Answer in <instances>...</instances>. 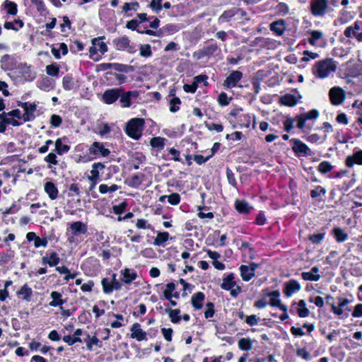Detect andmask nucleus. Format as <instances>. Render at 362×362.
<instances>
[{"instance_id": "nucleus-1", "label": "nucleus", "mask_w": 362, "mask_h": 362, "mask_svg": "<svg viewBox=\"0 0 362 362\" xmlns=\"http://www.w3.org/2000/svg\"><path fill=\"white\" fill-rule=\"evenodd\" d=\"M337 69V64L332 59H326L317 62L313 68V74L319 78H327Z\"/></svg>"}, {"instance_id": "nucleus-2", "label": "nucleus", "mask_w": 362, "mask_h": 362, "mask_svg": "<svg viewBox=\"0 0 362 362\" xmlns=\"http://www.w3.org/2000/svg\"><path fill=\"white\" fill-rule=\"evenodd\" d=\"M87 226L82 221H78L71 223L66 229L67 240L72 243L75 242L76 238L87 233Z\"/></svg>"}, {"instance_id": "nucleus-3", "label": "nucleus", "mask_w": 362, "mask_h": 362, "mask_svg": "<svg viewBox=\"0 0 362 362\" xmlns=\"http://www.w3.org/2000/svg\"><path fill=\"white\" fill-rule=\"evenodd\" d=\"M144 121L143 119H132L127 124L126 128L127 134L134 139H138L141 136Z\"/></svg>"}, {"instance_id": "nucleus-4", "label": "nucleus", "mask_w": 362, "mask_h": 362, "mask_svg": "<svg viewBox=\"0 0 362 362\" xmlns=\"http://www.w3.org/2000/svg\"><path fill=\"white\" fill-rule=\"evenodd\" d=\"M221 288L224 290L230 291L232 296L236 297L241 291V288L235 281V275L231 273L223 279Z\"/></svg>"}, {"instance_id": "nucleus-5", "label": "nucleus", "mask_w": 362, "mask_h": 362, "mask_svg": "<svg viewBox=\"0 0 362 362\" xmlns=\"http://www.w3.org/2000/svg\"><path fill=\"white\" fill-rule=\"evenodd\" d=\"M114 45L117 50L126 51L130 54H134L136 52V45L132 43L129 39L125 36L115 39Z\"/></svg>"}, {"instance_id": "nucleus-6", "label": "nucleus", "mask_w": 362, "mask_h": 362, "mask_svg": "<svg viewBox=\"0 0 362 362\" xmlns=\"http://www.w3.org/2000/svg\"><path fill=\"white\" fill-rule=\"evenodd\" d=\"M329 7L327 0H313L310 2V11L315 16H322L325 14Z\"/></svg>"}, {"instance_id": "nucleus-7", "label": "nucleus", "mask_w": 362, "mask_h": 362, "mask_svg": "<svg viewBox=\"0 0 362 362\" xmlns=\"http://www.w3.org/2000/svg\"><path fill=\"white\" fill-rule=\"evenodd\" d=\"M344 34L348 38L354 37L358 42H362V31L361 24L358 22H355L353 25L348 26Z\"/></svg>"}, {"instance_id": "nucleus-8", "label": "nucleus", "mask_w": 362, "mask_h": 362, "mask_svg": "<svg viewBox=\"0 0 362 362\" xmlns=\"http://www.w3.org/2000/svg\"><path fill=\"white\" fill-rule=\"evenodd\" d=\"M329 98L333 105H339L345 99V92L339 87H333L329 90Z\"/></svg>"}, {"instance_id": "nucleus-9", "label": "nucleus", "mask_w": 362, "mask_h": 362, "mask_svg": "<svg viewBox=\"0 0 362 362\" xmlns=\"http://www.w3.org/2000/svg\"><path fill=\"white\" fill-rule=\"evenodd\" d=\"M257 265L256 264H251L250 265H242L240 267V276L243 281H250L255 275V271Z\"/></svg>"}, {"instance_id": "nucleus-10", "label": "nucleus", "mask_w": 362, "mask_h": 362, "mask_svg": "<svg viewBox=\"0 0 362 362\" xmlns=\"http://www.w3.org/2000/svg\"><path fill=\"white\" fill-rule=\"evenodd\" d=\"M270 298L269 304L272 306L277 307L282 311H286L287 307L282 304L280 300V292L279 291H274L267 295Z\"/></svg>"}, {"instance_id": "nucleus-11", "label": "nucleus", "mask_w": 362, "mask_h": 362, "mask_svg": "<svg viewBox=\"0 0 362 362\" xmlns=\"http://www.w3.org/2000/svg\"><path fill=\"white\" fill-rule=\"evenodd\" d=\"M110 153V151L109 149L105 148L102 144H100L98 141L93 142L90 148V153L97 156L105 157L107 156Z\"/></svg>"}, {"instance_id": "nucleus-12", "label": "nucleus", "mask_w": 362, "mask_h": 362, "mask_svg": "<svg viewBox=\"0 0 362 362\" xmlns=\"http://www.w3.org/2000/svg\"><path fill=\"white\" fill-rule=\"evenodd\" d=\"M131 332V337L132 339H136L139 341L147 340L146 332L141 328L139 323H134L132 325Z\"/></svg>"}, {"instance_id": "nucleus-13", "label": "nucleus", "mask_w": 362, "mask_h": 362, "mask_svg": "<svg viewBox=\"0 0 362 362\" xmlns=\"http://www.w3.org/2000/svg\"><path fill=\"white\" fill-rule=\"evenodd\" d=\"M301 286L296 280H290L285 284L284 293L287 297H291L294 293L300 291Z\"/></svg>"}, {"instance_id": "nucleus-14", "label": "nucleus", "mask_w": 362, "mask_h": 362, "mask_svg": "<svg viewBox=\"0 0 362 362\" xmlns=\"http://www.w3.org/2000/svg\"><path fill=\"white\" fill-rule=\"evenodd\" d=\"M242 73L239 71H233L225 80L224 86L226 88H233L236 86L238 82L242 78Z\"/></svg>"}, {"instance_id": "nucleus-15", "label": "nucleus", "mask_w": 362, "mask_h": 362, "mask_svg": "<svg viewBox=\"0 0 362 362\" xmlns=\"http://www.w3.org/2000/svg\"><path fill=\"white\" fill-rule=\"evenodd\" d=\"M44 191L51 200H55L59 196V190L55 184L47 181L44 184Z\"/></svg>"}, {"instance_id": "nucleus-16", "label": "nucleus", "mask_w": 362, "mask_h": 362, "mask_svg": "<svg viewBox=\"0 0 362 362\" xmlns=\"http://www.w3.org/2000/svg\"><path fill=\"white\" fill-rule=\"evenodd\" d=\"M293 144L292 146L293 151L298 156H305L309 150L308 146L298 139H293L291 141Z\"/></svg>"}, {"instance_id": "nucleus-17", "label": "nucleus", "mask_w": 362, "mask_h": 362, "mask_svg": "<svg viewBox=\"0 0 362 362\" xmlns=\"http://www.w3.org/2000/svg\"><path fill=\"white\" fill-rule=\"evenodd\" d=\"M119 89H110L106 90L103 95V99L107 104H112L115 102L120 95Z\"/></svg>"}, {"instance_id": "nucleus-18", "label": "nucleus", "mask_w": 362, "mask_h": 362, "mask_svg": "<svg viewBox=\"0 0 362 362\" xmlns=\"http://www.w3.org/2000/svg\"><path fill=\"white\" fill-rule=\"evenodd\" d=\"M122 281L126 284H130L137 277V274L134 270L126 268L120 271Z\"/></svg>"}, {"instance_id": "nucleus-19", "label": "nucleus", "mask_w": 362, "mask_h": 362, "mask_svg": "<svg viewBox=\"0 0 362 362\" xmlns=\"http://www.w3.org/2000/svg\"><path fill=\"white\" fill-rule=\"evenodd\" d=\"M320 269L317 267H313L310 271L302 272L301 276L305 281H317L320 279L318 274Z\"/></svg>"}, {"instance_id": "nucleus-20", "label": "nucleus", "mask_w": 362, "mask_h": 362, "mask_svg": "<svg viewBox=\"0 0 362 362\" xmlns=\"http://www.w3.org/2000/svg\"><path fill=\"white\" fill-rule=\"evenodd\" d=\"M83 334V331L81 329L78 328L76 329V331L74 333L73 336L71 335H65L63 337V341L66 343H67L69 346L73 345L76 342L81 343L82 340L80 338V336H81Z\"/></svg>"}, {"instance_id": "nucleus-21", "label": "nucleus", "mask_w": 362, "mask_h": 362, "mask_svg": "<svg viewBox=\"0 0 362 362\" xmlns=\"http://www.w3.org/2000/svg\"><path fill=\"white\" fill-rule=\"evenodd\" d=\"M16 295L21 297L23 300L29 302L31 300L33 296V290L25 284L16 292Z\"/></svg>"}, {"instance_id": "nucleus-22", "label": "nucleus", "mask_w": 362, "mask_h": 362, "mask_svg": "<svg viewBox=\"0 0 362 362\" xmlns=\"http://www.w3.org/2000/svg\"><path fill=\"white\" fill-rule=\"evenodd\" d=\"M105 168V165L101 163H95L92 165V170H90V175L88 176V179L90 181H98L100 179V170Z\"/></svg>"}, {"instance_id": "nucleus-23", "label": "nucleus", "mask_w": 362, "mask_h": 362, "mask_svg": "<svg viewBox=\"0 0 362 362\" xmlns=\"http://www.w3.org/2000/svg\"><path fill=\"white\" fill-rule=\"evenodd\" d=\"M235 206L236 210L243 214H248L252 207L249 205V204L244 199H237L235 202Z\"/></svg>"}, {"instance_id": "nucleus-24", "label": "nucleus", "mask_w": 362, "mask_h": 362, "mask_svg": "<svg viewBox=\"0 0 362 362\" xmlns=\"http://www.w3.org/2000/svg\"><path fill=\"white\" fill-rule=\"evenodd\" d=\"M346 163L349 167H352L354 164L362 165V151H358L352 156H348Z\"/></svg>"}, {"instance_id": "nucleus-25", "label": "nucleus", "mask_w": 362, "mask_h": 362, "mask_svg": "<svg viewBox=\"0 0 362 362\" xmlns=\"http://www.w3.org/2000/svg\"><path fill=\"white\" fill-rule=\"evenodd\" d=\"M170 239V234L168 232H158L154 239L153 245L156 246L165 247L166 242Z\"/></svg>"}, {"instance_id": "nucleus-26", "label": "nucleus", "mask_w": 362, "mask_h": 362, "mask_svg": "<svg viewBox=\"0 0 362 362\" xmlns=\"http://www.w3.org/2000/svg\"><path fill=\"white\" fill-rule=\"evenodd\" d=\"M114 280L110 279L109 278H104L101 281V284L103 286V291L106 294H110L113 292L114 290H116L114 286Z\"/></svg>"}, {"instance_id": "nucleus-27", "label": "nucleus", "mask_w": 362, "mask_h": 362, "mask_svg": "<svg viewBox=\"0 0 362 362\" xmlns=\"http://www.w3.org/2000/svg\"><path fill=\"white\" fill-rule=\"evenodd\" d=\"M332 233L338 243H343L348 240V234L339 227L334 228L332 230Z\"/></svg>"}, {"instance_id": "nucleus-28", "label": "nucleus", "mask_w": 362, "mask_h": 362, "mask_svg": "<svg viewBox=\"0 0 362 362\" xmlns=\"http://www.w3.org/2000/svg\"><path fill=\"white\" fill-rule=\"evenodd\" d=\"M204 300V294L202 292H198V293H194L192 296L191 301H192V305L194 307V308L200 309L202 307V303H203Z\"/></svg>"}, {"instance_id": "nucleus-29", "label": "nucleus", "mask_w": 362, "mask_h": 362, "mask_svg": "<svg viewBox=\"0 0 362 362\" xmlns=\"http://www.w3.org/2000/svg\"><path fill=\"white\" fill-rule=\"evenodd\" d=\"M51 298L52 300L49 303L52 307L61 306L64 304V301L62 299V295L57 291H52L51 293Z\"/></svg>"}, {"instance_id": "nucleus-30", "label": "nucleus", "mask_w": 362, "mask_h": 362, "mask_svg": "<svg viewBox=\"0 0 362 362\" xmlns=\"http://www.w3.org/2000/svg\"><path fill=\"white\" fill-rule=\"evenodd\" d=\"M70 150L69 146L62 143V139L59 138L55 141V151L59 156L67 153Z\"/></svg>"}, {"instance_id": "nucleus-31", "label": "nucleus", "mask_w": 362, "mask_h": 362, "mask_svg": "<svg viewBox=\"0 0 362 362\" xmlns=\"http://www.w3.org/2000/svg\"><path fill=\"white\" fill-rule=\"evenodd\" d=\"M297 313L300 317H306L309 315L310 311L306 307V303L304 300H300L298 303Z\"/></svg>"}, {"instance_id": "nucleus-32", "label": "nucleus", "mask_w": 362, "mask_h": 362, "mask_svg": "<svg viewBox=\"0 0 362 362\" xmlns=\"http://www.w3.org/2000/svg\"><path fill=\"white\" fill-rule=\"evenodd\" d=\"M36 107L37 105L35 103L29 104L28 110L25 111L23 115V118L25 122H28L34 119V112L36 110Z\"/></svg>"}, {"instance_id": "nucleus-33", "label": "nucleus", "mask_w": 362, "mask_h": 362, "mask_svg": "<svg viewBox=\"0 0 362 362\" xmlns=\"http://www.w3.org/2000/svg\"><path fill=\"white\" fill-rule=\"evenodd\" d=\"M138 96V93L136 91L128 92L127 93L123 95L120 98V103L124 107H127L130 106V99L131 97L136 98Z\"/></svg>"}, {"instance_id": "nucleus-34", "label": "nucleus", "mask_w": 362, "mask_h": 362, "mask_svg": "<svg viewBox=\"0 0 362 362\" xmlns=\"http://www.w3.org/2000/svg\"><path fill=\"white\" fill-rule=\"evenodd\" d=\"M271 30L277 35H281L284 31V24L283 21H275L270 25Z\"/></svg>"}, {"instance_id": "nucleus-35", "label": "nucleus", "mask_w": 362, "mask_h": 362, "mask_svg": "<svg viewBox=\"0 0 362 362\" xmlns=\"http://www.w3.org/2000/svg\"><path fill=\"white\" fill-rule=\"evenodd\" d=\"M92 45L97 47L98 51L100 53L104 54L107 51V46L106 44L101 40V38H93L92 40Z\"/></svg>"}, {"instance_id": "nucleus-36", "label": "nucleus", "mask_w": 362, "mask_h": 362, "mask_svg": "<svg viewBox=\"0 0 362 362\" xmlns=\"http://www.w3.org/2000/svg\"><path fill=\"white\" fill-rule=\"evenodd\" d=\"M281 102L285 105L293 106L297 103L298 100L296 96L287 94L281 98Z\"/></svg>"}, {"instance_id": "nucleus-37", "label": "nucleus", "mask_w": 362, "mask_h": 362, "mask_svg": "<svg viewBox=\"0 0 362 362\" xmlns=\"http://www.w3.org/2000/svg\"><path fill=\"white\" fill-rule=\"evenodd\" d=\"M238 347L242 350H250L252 348V342L249 338H242L238 341Z\"/></svg>"}, {"instance_id": "nucleus-38", "label": "nucleus", "mask_w": 362, "mask_h": 362, "mask_svg": "<svg viewBox=\"0 0 362 362\" xmlns=\"http://www.w3.org/2000/svg\"><path fill=\"white\" fill-rule=\"evenodd\" d=\"M310 36L308 39V42L310 45L315 46L317 44V40L322 38L323 34L319 30H313L310 33Z\"/></svg>"}, {"instance_id": "nucleus-39", "label": "nucleus", "mask_w": 362, "mask_h": 362, "mask_svg": "<svg viewBox=\"0 0 362 362\" xmlns=\"http://www.w3.org/2000/svg\"><path fill=\"white\" fill-rule=\"evenodd\" d=\"M4 6L8 13L13 16L17 14L18 8L16 3L6 0L4 2Z\"/></svg>"}, {"instance_id": "nucleus-40", "label": "nucleus", "mask_w": 362, "mask_h": 362, "mask_svg": "<svg viewBox=\"0 0 362 362\" xmlns=\"http://www.w3.org/2000/svg\"><path fill=\"white\" fill-rule=\"evenodd\" d=\"M99 192L101 194H105L107 192H113L119 189V187L115 184L112 185L111 186L108 187L107 185L102 184L99 186Z\"/></svg>"}, {"instance_id": "nucleus-41", "label": "nucleus", "mask_w": 362, "mask_h": 362, "mask_svg": "<svg viewBox=\"0 0 362 362\" xmlns=\"http://www.w3.org/2000/svg\"><path fill=\"white\" fill-rule=\"evenodd\" d=\"M85 342L86 344L87 349L90 351L93 349V346L94 345H98L100 341L96 337V336L90 337L89 334L87 335V337L85 339Z\"/></svg>"}, {"instance_id": "nucleus-42", "label": "nucleus", "mask_w": 362, "mask_h": 362, "mask_svg": "<svg viewBox=\"0 0 362 362\" xmlns=\"http://www.w3.org/2000/svg\"><path fill=\"white\" fill-rule=\"evenodd\" d=\"M165 139L160 136L153 137L151 139L150 144L153 148H162L164 146Z\"/></svg>"}, {"instance_id": "nucleus-43", "label": "nucleus", "mask_w": 362, "mask_h": 362, "mask_svg": "<svg viewBox=\"0 0 362 362\" xmlns=\"http://www.w3.org/2000/svg\"><path fill=\"white\" fill-rule=\"evenodd\" d=\"M175 289V285L173 283H169L166 285V288L163 292L164 296L166 299L170 300L173 296V292Z\"/></svg>"}, {"instance_id": "nucleus-44", "label": "nucleus", "mask_w": 362, "mask_h": 362, "mask_svg": "<svg viewBox=\"0 0 362 362\" xmlns=\"http://www.w3.org/2000/svg\"><path fill=\"white\" fill-rule=\"evenodd\" d=\"M136 227L138 229H152V226L148 222L147 220L144 218H139L136 222Z\"/></svg>"}, {"instance_id": "nucleus-45", "label": "nucleus", "mask_w": 362, "mask_h": 362, "mask_svg": "<svg viewBox=\"0 0 362 362\" xmlns=\"http://www.w3.org/2000/svg\"><path fill=\"white\" fill-rule=\"evenodd\" d=\"M140 55L144 57H149L152 54L151 48L149 45H140Z\"/></svg>"}, {"instance_id": "nucleus-46", "label": "nucleus", "mask_w": 362, "mask_h": 362, "mask_svg": "<svg viewBox=\"0 0 362 362\" xmlns=\"http://www.w3.org/2000/svg\"><path fill=\"white\" fill-rule=\"evenodd\" d=\"M180 100L178 98H173L170 100V111L176 112L180 109Z\"/></svg>"}, {"instance_id": "nucleus-47", "label": "nucleus", "mask_w": 362, "mask_h": 362, "mask_svg": "<svg viewBox=\"0 0 362 362\" xmlns=\"http://www.w3.org/2000/svg\"><path fill=\"white\" fill-rule=\"evenodd\" d=\"M110 132V128L109 125L106 123H102L98 125V133L101 136H104L109 134Z\"/></svg>"}, {"instance_id": "nucleus-48", "label": "nucleus", "mask_w": 362, "mask_h": 362, "mask_svg": "<svg viewBox=\"0 0 362 362\" xmlns=\"http://www.w3.org/2000/svg\"><path fill=\"white\" fill-rule=\"evenodd\" d=\"M15 24L18 25V27L21 28L23 26V23L21 20H16L14 22H6L4 25V28L8 30H16L18 29L15 28Z\"/></svg>"}, {"instance_id": "nucleus-49", "label": "nucleus", "mask_w": 362, "mask_h": 362, "mask_svg": "<svg viewBox=\"0 0 362 362\" xmlns=\"http://www.w3.org/2000/svg\"><path fill=\"white\" fill-rule=\"evenodd\" d=\"M46 72L52 76H57L59 74V67L56 64H49L46 66Z\"/></svg>"}, {"instance_id": "nucleus-50", "label": "nucleus", "mask_w": 362, "mask_h": 362, "mask_svg": "<svg viewBox=\"0 0 362 362\" xmlns=\"http://www.w3.org/2000/svg\"><path fill=\"white\" fill-rule=\"evenodd\" d=\"M324 238H325V233H323L313 234V235H310L309 236V240L313 244H319L320 243H321L323 240Z\"/></svg>"}, {"instance_id": "nucleus-51", "label": "nucleus", "mask_w": 362, "mask_h": 362, "mask_svg": "<svg viewBox=\"0 0 362 362\" xmlns=\"http://www.w3.org/2000/svg\"><path fill=\"white\" fill-rule=\"evenodd\" d=\"M317 57L318 54L305 50L303 52V57L301 59V61L307 62L310 59H315Z\"/></svg>"}, {"instance_id": "nucleus-52", "label": "nucleus", "mask_w": 362, "mask_h": 362, "mask_svg": "<svg viewBox=\"0 0 362 362\" xmlns=\"http://www.w3.org/2000/svg\"><path fill=\"white\" fill-rule=\"evenodd\" d=\"M169 317L171 319V321L174 323L178 322L180 321V310L177 309L175 310H169L168 311Z\"/></svg>"}, {"instance_id": "nucleus-53", "label": "nucleus", "mask_w": 362, "mask_h": 362, "mask_svg": "<svg viewBox=\"0 0 362 362\" xmlns=\"http://www.w3.org/2000/svg\"><path fill=\"white\" fill-rule=\"evenodd\" d=\"M302 115L304 117V118L306 119V120H308L317 119L319 117L320 114L317 110L313 109Z\"/></svg>"}, {"instance_id": "nucleus-54", "label": "nucleus", "mask_w": 362, "mask_h": 362, "mask_svg": "<svg viewBox=\"0 0 362 362\" xmlns=\"http://www.w3.org/2000/svg\"><path fill=\"white\" fill-rule=\"evenodd\" d=\"M139 7V4L138 2L124 3L122 9L124 12L127 13L131 9L136 11Z\"/></svg>"}, {"instance_id": "nucleus-55", "label": "nucleus", "mask_w": 362, "mask_h": 362, "mask_svg": "<svg viewBox=\"0 0 362 362\" xmlns=\"http://www.w3.org/2000/svg\"><path fill=\"white\" fill-rule=\"evenodd\" d=\"M332 169V166L331 164L327 161H323L322 162L319 166L318 170L320 172L322 173H326L329 172Z\"/></svg>"}, {"instance_id": "nucleus-56", "label": "nucleus", "mask_w": 362, "mask_h": 362, "mask_svg": "<svg viewBox=\"0 0 362 362\" xmlns=\"http://www.w3.org/2000/svg\"><path fill=\"white\" fill-rule=\"evenodd\" d=\"M49 265L50 267H54L59 263L60 258L56 252H52L49 256Z\"/></svg>"}, {"instance_id": "nucleus-57", "label": "nucleus", "mask_w": 362, "mask_h": 362, "mask_svg": "<svg viewBox=\"0 0 362 362\" xmlns=\"http://www.w3.org/2000/svg\"><path fill=\"white\" fill-rule=\"evenodd\" d=\"M168 201L172 205H177L180 202V196L177 193H173L168 196Z\"/></svg>"}, {"instance_id": "nucleus-58", "label": "nucleus", "mask_w": 362, "mask_h": 362, "mask_svg": "<svg viewBox=\"0 0 362 362\" xmlns=\"http://www.w3.org/2000/svg\"><path fill=\"white\" fill-rule=\"evenodd\" d=\"M162 0H151L150 4V8L156 11V13H159L161 11Z\"/></svg>"}, {"instance_id": "nucleus-59", "label": "nucleus", "mask_w": 362, "mask_h": 362, "mask_svg": "<svg viewBox=\"0 0 362 362\" xmlns=\"http://www.w3.org/2000/svg\"><path fill=\"white\" fill-rule=\"evenodd\" d=\"M214 315V304L212 303H208L206 304V310L204 312V317L206 319L211 318Z\"/></svg>"}, {"instance_id": "nucleus-60", "label": "nucleus", "mask_w": 362, "mask_h": 362, "mask_svg": "<svg viewBox=\"0 0 362 362\" xmlns=\"http://www.w3.org/2000/svg\"><path fill=\"white\" fill-rule=\"evenodd\" d=\"M44 160L46 163L53 164V165H57L58 160L57 159V156L54 153H49L47 156L45 157Z\"/></svg>"}, {"instance_id": "nucleus-61", "label": "nucleus", "mask_w": 362, "mask_h": 362, "mask_svg": "<svg viewBox=\"0 0 362 362\" xmlns=\"http://www.w3.org/2000/svg\"><path fill=\"white\" fill-rule=\"evenodd\" d=\"M229 100H230V99L228 98L227 94L225 93H221L218 95V103L221 106H226V105H228L229 104Z\"/></svg>"}, {"instance_id": "nucleus-62", "label": "nucleus", "mask_w": 362, "mask_h": 362, "mask_svg": "<svg viewBox=\"0 0 362 362\" xmlns=\"http://www.w3.org/2000/svg\"><path fill=\"white\" fill-rule=\"evenodd\" d=\"M206 127L209 130L216 131V132H221L223 129L222 124L215 123L206 124Z\"/></svg>"}, {"instance_id": "nucleus-63", "label": "nucleus", "mask_w": 362, "mask_h": 362, "mask_svg": "<svg viewBox=\"0 0 362 362\" xmlns=\"http://www.w3.org/2000/svg\"><path fill=\"white\" fill-rule=\"evenodd\" d=\"M325 194V189L320 186H318L315 189L311 190V192H310V195L313 198L320 197L321 194Z\"/></svg>"}, {"instance_id": "nucleus-64", "label": "nucleus", "mask_w": 362, "mask_h": 362, "mask_svg": "<svg viewBox=\"0 0 362 362\" xmlns=\"http://www.w3.org/2000/svg\"><path fill=\"white\" fill-rule=\"evenodd\" d=\"M354 317H362V304H357L352 313Z\"/></svg>"}]
</instances>
